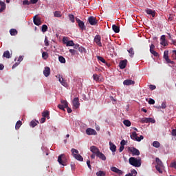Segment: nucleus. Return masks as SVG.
Here are the masks:
<instances>
[{
    "label": "nucleus",
    "instance_id": "obj_1",
    "mask_svg": "<svg viewBox=\"0 0 176 176\" xmlns=\"http://www.w3.org/2000/svg\"><path fill=\"white\" fill-rule=\"evenodd\" d=\"M129 164H131V166H133V167H141L142 161L140 157L135 158L134 157H131L129 158Z\"/></svg>",
    "mask_w": 176,
    "mask_h": 176
},
{
    "label": "nucleus",
    "instance_id": "obj_2",
    "mask_svg": "<svg viewBox=\"0 0 176 176\" xmlns=\"http://www.w3.org/2000/svg\"><path fill=\"white\" fill-rule=\"evenodd\" d=\"M58 162L61 166H67V162L65 161V155L61 154L58 157Z\"/></svg>",
    "mask_w": 176,
    "mask_h": 176
},
{
    "label": "nucleus",
    "instance_id": "obj_3",
    "mask_svg": "<svg viewBox=\"0 0 176 176\" xmlns=\"http://www.w3.org/2000/svg\"><path fill=\"white\" fill-rule=\"evenodd\" d=\"M128 151L132 153L133 156H140V151L135 147H129Z\"/></svg>",
    "mask_w": 176,
    "mask_h": 176
},
{
    "label": "nucleus",
    "instance_id": "obj_4",
    "mask_svg": "<svg viewBox=\"0 0 176 176\" xmlns=\"http://www.w3.org/2000/svg\"><path fill=\"white\" fill-rule=\"evenodd\" d=\"M88 22L91 25H97L98 21L94 16H91L88 18Z\"/></svg>",
    "mask_w": 176,
    "mask_h": 176
},
{
    "label": "nucleus",
    "instance_id": "obj_5",
    "mask_svg": "<svg viewBox=\"0 0 176 176\" xmlns=\"http://www.w3.org/2000/svg\"><path fill=\"white\" fill-rule=\"evenodd\" d=\"M76 21L78 23L79 28L82 31H85V30H86V26L85 25V23L82 21H80V19H79L78 18L76 19Z\"/></svg>",
    "mask_w": 176,
    "mask_h": 176
},
{
    "label": "nucleus",
    "instance_id": "obj_6",
    "mask_svg": "<svg viewBox=\"0 0 176 176\" xmlns=\"http://www.w3.org/2000/svg\"><path fill=\"white\" fill-rule=\"evenodd\" d=\"M94 42L99 46V47H102V43H101V36L96 35L94 38Z\"/></svg>",
    "mask_w": 176,
    "mask_h": 176
},
{
    "label": "nucleus",
    "instance_id": "obj_7",
    "mask_svg": "<svg viewBox=\"0 0 176 176\" xmlns=\"http://www.w3.org/2000/svg\"><path fill=\"white\" fill-rule=\"evenodd\" d=\"M86 134L87 135H96L97 131L91 128H88L86 129Z\"/></svg>",
    "mask_w": 176,
    "mask_h": 176
},
{
    "label": "nucleus",
    "instance_id": "obj_8",
    "mask_svg": "<svg viewBox=\"0 0 176 176\" xmlns=\"http://www.w3.org/2000/svg\"><path fill=\"white\" fill-rule=\"evenodd\" d=\"M80 105V103H79V98H74L73 100V107L76 108V109H78Z\"/></svg>",
    "mask_w": 176,
    "mask_h": 176
},
{
    "label": "nucleus",
    "instance_id": "obj_9",
    "mask_svg": "<svg viewBox=\"0 0 176 176\" xmlns=\"http://www.w3.org/2000/svg\"><path fill=\"white\" fill-rule=\"evenodd\" d=\"M90 151L91 152H92V153H94V155H96V156L98 155L100 152V149H98V148H97V146H91L90 147Z\"/></svg>",
    "mask_w": 176,
    "mask_h": 176
},
{
    "label": "nucleus",
    "instance_id": "obj_10",
    "mask_svg": "<svg viewBox=\"0 0 176 176\" xmlns=\"http://www.w3.org/2000/svg\"><path fill=\"white\" fill-rule=\"evenodd\" d=\"M111 170L113 171V173H116V174H118V175H122V174H123V171H122L121 170H120L119 168L115 166H112L111 168Z\"/></svg>",
    "mask_w": 176,
    "mask_h": 176
},
{
    "label": "nucleus",
    "instance_id": "obj_11",
    "mask_svg": "<svg viewBox=\"0 0 176 176\" xmlns=\"http://www.w3.org/2000/svg\"><path fill=\"white\" fill-rule=\"evenodd\" d=\"M33 23L35 24V25H41V24H42L41 18L36 17V15H35L33 18Z\"/></svg>",
    "mask_w": 176,
    "mask_h": 176
},
{
    "label": "nucleus",
    "instance_id": "obj_12",
    "mask_svg": "<svg viewBox=\"0 0 176 176\" xmlns=\"http://www.w3.org/2000/svg\"><path fill=\"white\" fill-rule=\"evenodd\" d=\"M144 12L146 13V14L152 16V17H155V16H156V12L155 10H152L151 9H146Z\"/></svg>",
    "mask_w": 176,
    "mask_h": 176
},
{
    "label": "nucleus",
    "instance_id": "obj_13",
    "mask_svg": "<svg viewBox=\"0 0 176 176\" xmlns=\"http://www.w3.org/2000/svg\"><path fill=\"white\" fill-rule=\"evenodd\" d=\"M127 65V60H121L119 63V67L120 69H124Z\"/></svg>",
    "mask_w": 176,
    "mask_h": 176
},
{
    "label": "nucleus",
    "instance_id": "obj_14",
    "mask_svg": "<svg viewBox=\"0 0 176 176\" xmlns=\"http://www.w3.org/2000/svg\"><path fill=\"white\" fill-rule=\"evenodd\" d=\"M135 83V81H133V80H125L123 82V85L124 86H130L131 85H134Z\"/></svg>",
    "mask_w": 176,
    "mask_h": 176
},
{
    "label": "nucleus",
    "instance_id": "obj_15",
    "mask_svg": "<svg viewBox=\"0 0 176 176\" xmlns=\"http://www.w3.org/2000/svg\"><path fill=\"white\" fill-rule=\"evenodd\" d=\"M43 74L45 76V78H47V76L50 75V67H45L43 71Z\"/></svg>",
    "mask_w": 176,
    "mask_h": 176
},
{
    "label": "nucleus",
    "instance_id": "obj_16",
    "mask_svg": "<svg viewBox=\"0 0 176 176\" xmlns=\"http://www.w3.org/2000/svg\"><path fill=\"white\" fill-rule=\"evenodd\" d=\"M96 156L98 157H99V159H100L101 160H103L104 162H105V160H107V157H105V155H104V153H102L100 151H99V153Z\"/></svg>",
    "mask_w": 176,
    "mask_h": 176
},
{
    "label": "nucleus",
    "instance_id": "obj_17",
    "mask_svg": "<svg viewBox=\"0 0 176 176\" xmlns=\"http://www.w3.org/2000/svg\"><path fill=\"white\" fill-rule=\"evenodd\" d=\"M112 30L114 31V32H116V34H119V32H120V28L116 25H112Z\"/></svg>",
    "mask_w": 176,
    "mask_h": 176
},
{
    "label": "nucleus",
    "instance_id": "obj_18",
    "mask_svg": "<svg viewBox=\"0 0 176 176\" xmlns=\"http://www.w3.org/2000/svg\"><path fill=\"white\" fill-rule=\"evenodd\" d=\"M43 118H47V119H50V114L48 111H44L42 113Z\"/></svg>",
    "mask_w": 176,
    "mask_h": 176
},
{
    "label": "nucleus",
    "instance_id": "obj_19",
    "mask_svg": "<svg viewBox=\"0 0 176 176\" xmlns=\"http://www.w3.org/2000/svg\"><path fill=\"white\" fill-rule=\"evenodd\" d=\"M109 145H110V150L111 151V152H116V146L113 144L112 142H109Z\"/></svg>",
    "mask_w": 176,
    "mask_h": 176
},
{
    "label": "nucleus",
    "instance_id": "obj_20",
    "mask_svg": "<svg viewBox=\"0 0 176 176\" xmlns=\"http://www.w3.org/2000/svg\"><path fill=\"white\" fill-rule=\"evenodd\" d=\"M131 140H133V141H137L138 136L137 135V133L135 131L132 132V134L131 135Z\"/></svg>",
    "mask_w": 176,
    "mask_h": 176
},
{
    "label": "nucleus",
    "instance_id": "obj_21",
    "mask_svg": "<svg viewBox=\"0 0 176 176\" xmlns=\"http://www.w3.org/2000/svg\"><path fill=\"white\" fill-rule=\"evenodd\" d=\"M74 157H75L76 160H78V162H83V157H82L80 154L74 155Z\"/></svg>",
    "mask_w": 176,
    "mask_h": 176
},
{
    "label": "nucleus",
    "instance_id": "obj_22",
    "mask_svg": "<svg viewBox=\"0 0 176 176\" xmlns=\"http://www.w3.org/2000/svg\"><path fill=\"white\" fill-rule=\"evenodd\" d=\"M0 12H2L3 10H5L6 9V4H5V2L0 1Z\"/></svg>",
    "mask_w": 176,
    "mask_h": 176
},
{
    "label": "nucleus",
    "instance_id": "obj_23",
    "mask_svg": "<svg viewBox=\"0 0 176 176\" xmlns=\"http://www.w3.org/2000/svg\"><path fill=\"white\" fill-rule=\"evenodd\" d=\"M3 57H6V58H10V57H11L10 52L8 50L4 52V53L3 54Z\"/></svg>",
    "mask_w": 176,
    "mask_h": 176
},
{
    "label": "nucleus",
    "instance_id": "obj_24",
    "mask_svg": "<svg viewBox=\"0 0 176 176\" xmlns=\"http://www.w3.org/2000/svg\"><path fill=\"white\" fill-rule=\"evenodd\" d=\"M58 80L63 86H66L67 85V82H65V81L64 80V78H63V77L59 76Z\"/></svg>",
    "mask_w": 176,
    "mask_h": 176
},
{
    "label": "nucleus",
    "instance_id": "obj_25",
    "mask_svg": "<svg viewBox=\"0 0 176 176\" xmlns=\"http://www.w3.org/2000/svg\"><path fill=\"white\" fill-rule=\"evenodd\" d=\"M22 124H23V122H21V120L17 121L16 123V125H15V129L16 130H19V129H20V127H21Z\"/></svg>",
    "mask_w": 176,
    "mask_h": 176
},
{
    "label": "nucleus",
    "instance_id": "obj_26",
    "mask_svg": "<svg viewBox=\"0 0 176 176\" xmlns=\"http://www.w3.org/2000/svg\"><path fill=\"white\" fill-rule=\"evenodd\" d=\"M123 124L124 126H126V127H130V126H131V122H130L129 120H124Z\"/></svg>",
    "mask_w": 176,
    "mask_h": 176
},
{
    "label": "nucleus",
    "instance_id": "obj_27",
    "mask_svg": "<svg viewBox=\"0 0 176 176\" xmlns=\"http://www.w3.org/2000/svg\"><path fill=\"white\" fill-rule=\"evenodd\" d=\"M155 162L157 163L156 166H162L163 167V162H162V160H160V159L156 158L155 159Z\"/></svg>",
    "mask_w": 176,
    "mask_h": 176
},
{
    "label": "nucleus",
    "instance_id": "obj_28",
    "mask_svg": "<svg viewBox=\"0 0 176 176\" xmlns=\"http://www.w3.org/2000/svg\"><path fill=\"white\" fill-rule=\"evenodd\" d=\"M38 123H39V122L32 120L30 122V127H35V126H36L38 124Z\"/></svg>",
    "mask_w": 176,
    "mask_h": 176
},
{
    "label": "nucleus",
    "instance_id": "obj_29",
    "mask_svg": "<svg viewBox=\"0 0 176 176\" xmlns=\"http://www.w3.org/2000/svg\"><path fill=\"white\" fill-rule=\"evenodd\" d=\"M128 53H129L130 57H134V49L133 47L128 50Z\"/></svg>",
    "mask_w": 176,
    "mask_h": 176
},
{
    "label": "nucleus",
    "instance_id": "obj_30",
    "mask_svg": "<svg viewBox=\"0 0 176 176\" xmlns=\"http://www.w3.org/2000/svg\"><path fill=\"white\" fill-rule=\"evenodd\" d=\"M10 35L14 36V35H17V30L16 29H11L10 30Z\"/></svg>",
    "mask_w": 176,
    "mask_h": 176
},
{
    "label": "nucleus",
    "instance_id": "obj_31",
    "mask_svg": "<svg viewBox=\"0 0 176 176\" xmlns=\"http://www.w3.org/2000/svg\"><path fill=\"white\" fill-rule=\"evenodd\" d=\"M71 152L72 153L73 157L75 156V155H79V151L75 148H72Z\"/></svg>",
    "mask_w": 176,
    "mask_h": 176
},
{
    "label": "nucleus",
    "instance_id": "obj_32",
    "mask_svg": "<svg viewBox=\"0 0 176 176\" xmlns=\"http://www.w3.org/2000/svg\"><path fill=\"white\" fill-rule=\"evenodd\" d=\"M153 146H154V148H160V143L157 141H154L153 142Z\"/></svg>",
    "mask_w": 176,
    "mask_h": 176
},
{
    "label": "nucleus",
    "instance_id": "obj_33",
    "mask_svg": "<svg viewBox=\"0 0 176 176\" xmlns=\"http://www.w3.org/2000/svg\"><path fill=\"white\" fill-rule=\"evenodd\" d=\"M42 57L44 60H47V58H49V54H47V52H43L42 53Z\"/></svg>",
    "mask_w": 176,
    "mask_h": 176
},
{
    "label": "nucleus",
    "instance_id": "obj_34",
    "mask_svg": "<svg viewBox=\"0 0 176 176\" xmlns=\"http://www.w3.org/2000/svg\"><path fill=\"white\" fill-rule=\"evenodd\" d=\"M69 19L72 23H75V16L72 14H69Z\"/></svg>",
    "mask_w": 176,
    "mask_h": 176
},
{
    "label": "nucleus",
    "instance_id": "obj_35",
    "mask_svg": "<svg viewBox=\"0 0 176 176\" xmlns=\"http://www.w3.org/2000/svg\"><path fill=\"white\" fill-rule=\"evenodd\" d=\"M97 58L99 61H101V63H102L103 64H106L107 61L105 60V59L104 58H102V56H97Z\"/></svg>",
    "mask_w": 176,
    "mask_h": 176
},
{
    "label": "nucleus",
    "instance_id": "obj_36",
    "mask_svg": "<svg viewBox=\"0 0 176 176\" xmlns=\"http://www.w3.org/2000/svg\"><path fill=\"white\" fill-rule=\"evenodd\" d=\"M60 102H61L62 105H63V107H64L65 108H68V102H67V100H62L60 101Z\"/></svg>",
    "mask_w": 176,
    "mask_h": 176
},
{
    "label": "nucleus",
    "instance_id": "obj_37",
    "mask_svg": "<svg viewBox=\"0 0 176 176\" xmlns=\"http://www.w3.org/2000/svg\"><path fill=\"white\" fill-rule=\"evenodd\" d=\"M58 60L60 61V63H61V64H65V58H64L63 56H59Z\"/></svg>",
    "mask_w": 176,
    "mask_h": 176
},
{
    "label": "nucleus",
    "instance_id": "obj_38",
    "mask_svg": "<svg viewBox=\"0 0 176 176\" xmlns=\"http://www.w3.org/2000/svg\"><path fill=\"white\" fill-rule=\"evenodd\" d=\"M97 176H106L105 172L102 170H99L98 172L96 173Z\"/></svg>",
    "mask_w": 176,
    "mask_h": 176
},
{
    "label": "nucleus",
    "instance_id": "obj_39",
    "mask_svg": "<svg viewBox=\"0 0 176 176\" xmlns=\"http://www.w3.org/2000/svg\"><path fill=\"white\" fill-rule=\"evenodd\" d=\"M54 17H61V12L60 11H55L54 12Z\"/></svg>",
    "mask_w": 176,
    "mask_h": 176
},
{
    "label": "nucleus",
    "instance_id": "obj_40",
    "mask_svg": "<svg viewBox=\"0 0 176 176\" xmlns=\"http://www.w3.org/2000/svg\"><path fill=\"white\" fill-rule=\"evenodd\" d=\"M78 50L80 52V53H86V49L82 46H80Z\"/></svg>",
    "mask_w": 176,
    "mask_h": 176
},
{
    "label": "nucleus",
    "instance_id": "obj_41",
    "mask_svg": "<svg viewBox=\"0 0 176 176\" xmlns=\"http://www.w3.org/2000/svg\"><path fill=\"white\" fill-rule=\"evenodd\" d=\"M156 170L160 173V174L163 173V170H162V168H163V166H155Z\"/></svg>",
    "mask_w": 176,
    "mask_h": 176
},
{
    "label": "nucleus",
    "instance_id": "obj_42",
    "mask_svg": "<svg viewBox=\"0 0 176 176\" xmlns=\"http://www.w3.org/2000/svg\"><path fill=\"white\" fill-rule=\"evenodd\" d=\"M141 123H149V120L147 118H142L140 120Z\"/></svg>",
    "mask_w": 176,
    "mask_h": 176
},
{
    "label": "nucleus",
    "instance_id": "obj_43",
    "mask_svg": "<svg viewBox=\"0 0 176 176\" xmlns=\"http://www.w3.org/2000/svg\"><path fill=\"white\" fill-rule=\"evenodd\" d=\"M94 80H96V82H98L100 80V76H98L97 74L93 75Z\"/></svg>",
    "mask_w": 176,
    "mask_h": 176
},
{
    "label": "nucleus",
    "instance_id": "obj_44",
    "mask_svg": "<svg viewBox=\"0 0 176 176\" xmlns=\"http://www.w3.org/2000/svg\"><path fill=\"white\" fill-rule=\"evenodd\" d=\"M41 31H42V32H46V31H47V25H43Z\"/></svg>",
    "mask_w": 176,
    "mask_h": 176
},
{
    "label": "nucleus",
    "instance_id": "obj_45",
    "mask_svg": "<svg viewBox=\"0 0 176 176\" xmlns=\"http://www.w3.org/2000/svg\"><path fill=\"white\" fill-rule=\"evenodd\" d=\"M66 46H75V43H74V41H69L66 44Z\"/></svg>",
    "mask_w": 176,
    "mask_h": 176
},
{
    "label": "nucleus",
    "instance_id": "obj_46",
    "mask_svg": "<svg viewBox=\"0 0 176 176\" xmlns=\"http://www.w3.org/2000/svg\"><path fill=\"white\" fill-rule=\"evenodd\" d=\"M150 52L151 53V54H153V56L155 57H158L159 56V54L156 51H155L153 50L150 51Z\"/></svg>",
    "mask_w": 176,
    "mask_h": 176
},
{
    "label": "nucleus",
    "instance_id": "obj_47",
    "mask_svg": "<svg viewBox=\"0 0 176 176\" xmlns=\"http://www.w3.org/2000/svg\"><path fill=\"white\" fill-rule=\"evenodd\" d=\"M165 60L166 61L167 64H171L172 65H174L175 64L174 61L171 60L169 58L165 59Z\"/></svg>",
    "mask_w": 176,
    "mask_h": 176
},
{
    "label": "nucleus",
    "instance_id": "obj_48",
    "mask_svg": "<svg viewBox=\"0 0 176 176\" xmlns=\"http://www.w3.org/2000/svg\"><path fill=\"white\" fill-rule=\"evenodd\" d=\"M164 58L167 60L168 58V51H165L164 52Z\"/></svg>",
    "mask_w": 176,
    "mask_h": 176
},
{
    "label": "nucleus",
    "instance_id": "obj_49",
    "mask_svg": "<svg viewBox=\"0 0 176 176\" xmlns=\"http://www.w3.org/2000/svg\"><path fill=\"white\" fill-rule=\"evenodd\" d=\"M69 41H68V37H63V42L65 45H67Z\"/></svg>",
    "mask_w": 176,
    "mask_h": 176
},
{
    "label": "nucleus",
    "instance_id": "obj_50",
    "mask_svg": "<svg viewBox=\"0 0 176 176\" xmlns=\"http://www.w3.org/2000/svg\"><path fill=\"white\" fill-rule=\"evenodd\" d=\"M45 46H49L50 45L47 36H45Z\"/></svg>",
    "mask_w": 176,
    "mask_h": 176
},
{
    "label": "nucleus",
    "instance_id": "obj_51",
    "mask_svg": "<svg viewBox=\"0 0 176 176\" xmlns=\"http://www.w3.org/2000/svg\"><path fill=\"white\" fill-rule=\"evenodd\" d=\"M148 104H150V105H153V104H155V100L150 98L148 100Z\"/></svg>",
    "mask_w": 176,
    "mask_h": 176
},
{
    "label": "nucleus",
    "instance_id": "obj_52",
    "mask_svg": "<svg viewBox=\"0 0 176 176\" xmlns=\"http://www.w3.org/2000/svg\"><path fill=\"white\" fill-rule=\"evenodd\" d=\"M161 108H162V109H166V108H167V105H166V102H163L162 103Z\"/></svg>",
    "mask_w": 176,
    "mask_h": 176
},
{
    "label": "nucleus",
    "instance_id": "obj_53",
    "mask_svg": "<svg viewBox=\"0 0 176 176\" xmlns=\"http://www.w3.org/2000/svg\"><path fill=\"white\" fill-rule=\"evenodd\" d=\"M160 44L164 46V47H166L167 45V42L165 41H162Z\"/></svg>",
    "mask_w": 176,
    "mask_h": 176
},
{
    "label": "nucleus",
    "instance_id": "obj_54",
    "mask_svg": "<svg viewBox=\"0 0 176 176\" xmlns=\"http://www.w3.org/2000/svg\"><path fill=\"white\" fill-rule=\"evenodd\" d=\"M31 3V2H30L28 0H25L23 1V5L25 6V5H30Z\"/></svg>",
    "mask_w": 176,
    "mask_h": 176
},
{
    "label": "nucleus",
    "instance_id": "obj_55",
    "mask_svg": "<svg viewBox=\"0 0 176 176\" xmlns=\"http://www.w3.org/2000/svg\"><path fill=\"white\" fill-rule=\"evenodd\" d=\"M149 89H150V90H155V89H156V85H150Z\"/></svg>",
    "mask_w": 176,
    "mask_h": 176
},
{
    "label": "nucleus",
    "instance_id": "obj_56",
    "mask_svg": "<svg viewBox=\"0 0 176 176\" xmlns=\"http://www.w3.org/2000/svg\"><path fill=\"white\" fill-rule=\"evenodd\" d=\"M58 108H59V109H61L62 111H65V108L64 107V105H62V104H58Z\"/></svg>",
    "mask_w": 176,
    "mask_h": 176
},
{
    "label": "nucleus",
    "instance_id": "obj_57",
    "mask_svg": "<svg viewBox=\"0 0 176 176\" xmlns=\"http://www.w3.org/2000/svg\"><path fill=\"white\" fill-rule=\"evenodd\" d=\"M69 52V53H71L72 54H76V50H75L70 49Z\"/></svg>",
    "mask_w": 176,
    "mask_h": 176
},
{
    "label": "nucleus",
    "instance_id": "obj_58",
    "mask_svg": "<svg viewBox=\"0 0 176 176\" xmlns=\"http://www.w3.org/2000/svg\"><path fill=\"white\" fill-rule=\"evenodd\" d=\"M142 140H144V136L140 135V137L138 136L137 141L138 142H140Z\"/></svg>",
    "mask_w": 176,
    "mask_h": 176
},
{
    "label": "nucleus",
    "instance_id": "obj_59",
    "mask_svg": "<svg viewBox=\"0 0 176 176\" xmlns=\"http://www.w3.org/2000/svg\"><path fill=\"white\" fill-rule=\"evenodd\" d=\"M120 145H121V146H124L126 145V141L124 140H122L120 142Z\"/></svg>",
    "mask_w": 176,
    "mask_h": 176
},
{
    "label": "nucleus",
    "instance_id": "obj_60",
    "mask_svg": "<svg viewBox=\"0 0 176 176\" xmlns=\"http://www.w3.org/2000/svg\"><path fill=\"white\" fill-rule=\"evenodd\" d=\"M131 174H132V175H137V170H135V169H133L131 170Z\"/></svg>",
    "mask_w": 176,
    "mask_h": 176
},
{
    "label": "nucleus",
    "instance_id": "obj_61",
    "mask_svg": "<svg viewBox=\"0 0 176 176\" xmlns=\"http://www.w3.org/2000/svg\"><path fill=\"white\" fill-rule=\"evenodd\" d=\"M87 166L89 167V168L90 170H91V165H90V160L87 161Z\"/></svg>",
    "mask_w": 176,
    "mask_h": 176
},
{
    "label": "nucleus",
    "instance_id": "obj_62",
    "mask_svg": "<svg viewBox=\"0 0 176 176\" xmlns=\"http://www.w3.org/2000/svg\"><path fill=\"white\" fill-rule=\"evenodd\" d=\"M46 121V118L43 117L41 120H40V123H45V122Z\"/></svg>",
    "mask_w": 176,
    "mask_h": 176
},
{
    "label": "nucleus",
    "instance_id": "obj_63",
    "mask_svg": "<svg viewBox=\"0 0 176 176\" xmlns=\"http://www.w3.org/2000/svg\"><path fill=\"white\" fill-rule=\"evenodd\" d=\"M156 122L154 119L153 118H148V123H155Z\"/></svg>",
    "mask_w": 176,
    "mask_h": 176
},
{
    "label": "nucleus",
    "instance_id": "obj_64",
    "mask_svg": "<svg viewBox=\"0 0 176 176\" xmlns=\"http://www.w3.org/2000/svg\"><path fill=\"white\" fill-rule=\"evenodd\" d=\"M172 135H173V137H176V129L172 130Z\"/></svg>",
    "mask_w": 176,
    "mask_h": 176
}]
</instances>
